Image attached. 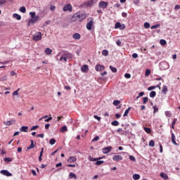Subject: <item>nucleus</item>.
<instances>
[{"mask_svg":"<svg viewBox=\"0 0 180 180\" xmlns=\"http://www.w3.org/2000/svg\"><path fill=\"white\" fill-rule=\"evenodd\" d=\"M162 92V94H167V92H168V87L167 86H163Z\"/></svg>","mask_w":180,"mask_h":180,"instance_id":"nucleus-29","label":"nucleus"},{"mask_svg":"<svg viewBox=\"0 0 180 180\" xmlns=\"http://www.w3.org/2000/svg\"><path fill=\"white\" fill-rule=\"evenodd\" d=\"M74 57L72 53L67 51H63L62 52L61 57L60 58L59 60L60 61H64L65 63H67L68 60H72V58Z\"/></svg>","mask_w":180,"mask_h":180,"instance_id":"nucleus-2","label":"nucleus"},{"mask_svg":"<svg viewBox=\"0 0 180 180\" xmlns=\"http://www.w3.org/2000/svg\"><path fill=\"white\" fill-rule=\"evenodd\" d=\"M36 129H39V126H38V125L33 126V127L31 128V130H32V131L36 130Z\"/></svg>","mask_w":180,"mask_h":180,"instance_id":"nucleus-58","label":"nucleus"},{"mask_svg":"<svg viewBox=\"0 0 180 180\" xmlns=\"http://www.w3.org/2000/svg\"><path fill=\"white\" fill-rule=\"evenodd\" d=\"M40 17H39V15H37L35 17L32 18L30 20L29 22L27 24V26H30V25H34V23H36V22H37V20H39V18Z\"/></svg>","mask_w":180,"mask_h":180,"instance_id":"nucleus-6","label":"nucleus"},{"mask_svg":"<svg viewBox=\"0 0 180 180\" xmlns=\"http://www.w3.org/2000/svg\"><path fill=\"white\" fill-rule=\"evenodd\" d=\"M99 8H102V9H106V8H108V2L101 1L99 3Z\"/></svg>","mask_w":180,"mask_h":180,"instance_id":"nucleus-10","label":"nucleus"},{"mask_svg":"<svg viewBox=\"0 0 180 180\" xmlns=\"http://www.w3.org/2000/svg\"><path fill=\"white\" fill-rule=\"evenodd\" d=\"M122 16L123 18H127V13H124V12L122 13Z\"/></svg>","mask_w":180,"mask_h":180,"instance_id":"nucleus-61","label":"nucleus"},{"mask_svg":"<svg viewBox=\"0 0 180 180\" xmlns=\"http://www.w3.org/2000/svg\"><path fill=\"white\" fill-rule=\"evenodd\" d=\"M160 70H162V71H164L165 70H168V68H169V65H168V63H167V62H161L160 63L159 65Z\"/></svg>","mask_w":180,"mask_h":180,"instance_id":"nucleus-4","label":"nucleus"},{"mask_svg":"<svg viewBox=\"0 0 180 180\" xmlns=\"http://www.w3.org/2000/svg\"><path fill=\"white\" fill-rule=\"evenodd\" d=\"M124 77L127 78V79L131 78V75H130L129 73H126L124 75Z\"/></svg>","mask_w":180,"mask_h":180,"instance_id":"nucleus-52","label":"nucleus"},{"mask_svg":"<svg viewBox=\"0 0 180 180\" xmlns=\"http://www.w3.org/2000/svg\"><path fill=\"white\" fill-rule=\"evenodd\" d=\"M157 86H152L148 88V91H153V89H155Z\"/></svg>","mask_w":180,"mask_h":180,"instance_id":"nucleus-55","label":"nucleus"},{"mask_svg":"<svg viewBox=\"0 0 180 180\" xmlns=\"http://www.w3.org/2000/svg\"><path fill=\"white\" fill-rule=\"evenodd\" d=\"M15 123H16V120H11L10 121H6V122H4V124L6 126H11L12 124H15Z\"/></svg>","mask_w":180,"mask_h":180,"instance_id":"nucleus-13","label":"nucleus"},{"mask_svg":"<svg viewBox=\"0 0 180 180\" xmlns=\"http://www.w3.org/2000/svg\"><path fill=\"white\" fill-rule=\"evenodd\" d=\"M160 26H161V25H160V24H156V25H153V26H151L150 27V29H158V27H160Z\"/></svg>","mask_w":180,"mask_h":180,"instance_id":"nucleus-42","label":"nucleus"},{"mask_svg":"<svg viewBox=\"0 0 180 180\" xmlns=\"http://www.w3.org/2000/svg\"><path fill=\"white\" fill-rule=\"evenodd\" d=\"M174 9H176V10H179L180 9V5H176L175 6H174Z\"/></svg>","mask_w":180,"mask_h":180,"instance_id":"nucleus-64","label":"nucleus"},{"mask_svg":"<svg viewBox=\"0 0 180 180\" xmlns=\"http://www.w3.org/2000/svg\"><path fill=\"white\" fill-rule=\"evenodd\" d=\"M6 4V0H0V6H3Z\"/></svg>","mask_w":180,"mask_h":180,"instance_id":"nucleus-50","label":"nucleus"},{"mask_svg":"<svg viewBox=\"0 0 180 180\" xmlns=\"http://www.w3.org/2000/svg\"><path fill=\"white\" fill-rule=\"evenodd\" d=\"M94 119H96L98 121H101V117H98V115H94Z\"/></svg>","mask_w":180,"mask_h":180,"instance_id":"nucleus-63","label":"nucleus"},{"mask_svg":"<svg viewBox=\"0 0 180 180\" xmlns=\"http://www.w3.org/2000/svg\"><path fill=\"white\" fill-rule=\"evenodd\" d=\"M52 52H53V51H51V49H50V48H46L45 50V53H46V54H47V56H50V54H51Z\"/></svg>","mask_w":180,"mask_h":180,"instance_id":"nucleus-28","label":"nucleus"},{"mask_svg":"<svg viewBox=\"0 0 180 180\" xmlns=\"http://www.w3.org/2000/svg\"><path fill=\"white\" fill-rule=\"evenodd\" d=\"M153 113L154 114H155V113H157V112H158V108H157V105H154L153 107Z\"/></svg>","mask_w":180,"mask_h":180,"instance_id":"nucleus-47","label":"nucleus"},{"mask_svg":"<svg viewBox=\"0 0 180 180\" xmlns=\"http://www.w3.org/2000/svg\"><path fill=\"white\" fill-rule=\"evenodd\" d=\"M160 176L164 180H167L168 179V175H167V174H165L164 172L160 173Z\"/></svg>","mask_w":180,"mask_h":180,"instance_id":"nucleus-21","label":"nucleus"},{"mask_svg":"<svg viewBox=\"0 0 180 180\" xmlns=\"http://www.w3.org/2000/svg\"><path fill=\"white\" fill-rule=\"evenodd\" d=\"M160 44H161V46H165V44H167V41H165V39H160Z\"/></svg>","mask_w":180,"mask_h":180,"instance_id":"nucleus-40","label":"nucleus"},{"mask_svg":"<svg viewBox=\"0 0 180 180\" xmlns=\"http://www.w3.org/2000/svg\"><path fill=\"white\" fill-rule=\"evenodd\" d=\"M112 126H119V122L115 120L111 122Z\"/></svg>","mask_w":180,"mask_h":180,"instance_id":"nucleus-44","label":"nucleus"},{"mask_svg":"<svg viewBox=\"0 0 180 180\" xmlns=\"http://www.w3.org/2000/svg\"><path fill=\"white\" fill-rule=\"evenodd\" d=\"M165 114L167 116V117H171V116H172V114L171 113L170 111H165Z\"/></svg>","mask_w":180,"mask_h":180,"instance_id":"nucleus-38","label":"nucleus"},{"mask_svg":"<svg viewBox=\"0 0 180 180\" xmlns=\"http://www.w3.org/2000/svg\"><path fill=\"white\" fill-rule=\"evenodd\" d=\"M49 143L51 144V146H54V144H56V139H50Z\"/></svg>","mask_w":180,"mask_h":180,"instance_id":"nucleus-41","label":"nucleus"},{"mask_svg":"<svg viewBox=\"0 0 180 180\" xmlns=\"http://www.w3.org/2000/svg\"><path fill=\"white\" fill-rule=\"evenodd\" d=\"M63 12H72V6L70 4H66L63 7Z\"/></svg>","mask_w":180,"mask_h":180,"instance_id":"nucleus-7","label":"nucleus"},{"mask_svg":"<svg viewBox=\"0 0 180 180\" xmlns=\"http://www.w3.org/2000/svg\"><path fill=\"white\" fill-rule=\"evenodd\" d=\"M103 162H105L103 160H98L96 162V165H102V164H103Z\"/></svg>","mask_w":180,"mask_h":180,"instance_id":"nucleus-46","label":"nucleus"},{"mask_svg":"<svg viewBox=\"0 0 180 180\" xmlns=\"http://www.w3.org/2000/svg\"><path fill=\"white\" fill-rule=\"evenodd\" d=\"M88 21L89 22L86 24V29L87 30H92V26H94V18H89Z\"/></svg>","mask_w":180,"mask_h":180,"instance_id":"nucleus-3","label":"nucleus"},{"mask_svg":"<svg viewBox=\"0 0 180 180\" xmlns=\"http://www.w3.org/2000/svg\"><path fill=\"white\" fill-rule=\"evenodd\" d=\"M95 70L96 71H98V72L103 71V70H105V66L101 65H96L95 67Z\"/></svg>","mask_w":180,"mask_h":180,"instance_id":"nucleus-12","label":"nucleus"},{"mask_svg":"<svg viewBox=\"0 0 180 180\" xmlns=\"http://www.w3.org/2000/svg\"><path fill=\"white\" fill-rule=\"evenodd\" d=\"M110 69L111 70L112 72H117V68H114L112 65L110 66Z\"/></svg>","mask_w":180,"mask_h":180,"instance_id":"nucleus-36","label":"nucleus"},{"mask_svg":"<svg viewBox=\"0 0 180 180\" xmlns=\"http://www.w3.org/2000/svg\"><path fill=\"white\" fill-rule=\"evenodd\" d=\"M112 103H113L114 106H117V105H120V101L115 100V101H113Z\"/></svg>","mask_w":180,"mask_h":180,"instance_id":"nucleus-37","label":"nucleus"},{"mask_svg":"<svg viewBox=\"0 0 180 180\" xmlns=\"http://www.w3.org/2000/svg\"><path fill=\"white\" fill-rule=\"evenodd\" d=\"M8 79V76L4 75L0 78V81H6Z\"/></svg>","mask_w":180,"mask_h":180,"instance_id":"nucleus-48","label":"nucleus"},{"mask_svg":"<svg viewBox=\"0 0 180 180\" xmlns=\"http://www.w3.org/2000/svg\"><path fill=\"white\" fill-rule=\"evenodd\" d=\"M68 161L69 162H75V161H77V158L71 156L70 158L68 159Z\"/></svg>","mask_w":180,"mask_h":180,"instance_id":"nucleus-20","label":"nucleus"},{"mask_svg":"<svg viewBox=\"0 0 180 180\" xmlns=\"http://www.w3.org/2000/svg\"><path fill=\"white\" fill-rule=\"evenodd\" d=\"M134 180H139L140 179V174H134L132 176Z\"/></svg>","mask_w":180,"mask_h":180,"instance_id":"nucleus-27","label":"nucleus"},{"mask_svg":"<svg viewBox=\"0 0 180 180\" xmlns=\"http://www.w3.org/2000/svg\"><path fill=\"white\" fill-rule=\"evenodd\" d=\"M19 91H20V89H18L17 91H13V96H15V95H19Z\"/></svg>","mask_w":180,"mask_h":180,"instance_id":"nucleus-51","label":"nucleus"},{"mask_svg":"<svg viewBox=\"0 0 180 180\" xmlns=\"http://www.w3.org/2000/svg\"><path fill=\"white\" fill-rule=\"evenodd\" d=\"M129 160L130 161H133L134 162H136V158H134V156L133 155L129 156Z\"/></svg>","mask_w":180,"mask_h":180,"instance_id":"nucleus-49","label":"nucleus"},{"mask_svg":"<svg viewBox=\"0 0 180 180\" xmlns=\"http://www.w3.org/2000/svg\"><path fill=\"white\" fill-rule=\"evenodd\" d=\"M32 148H34V141L33 140H31V144L27 148V150H32Z\"/></svg>","mask_w":180,"mask_h":180,"instance_id":"nucleus-23","label":"nucleus"},{"mask_svg":"<svg viewBox=\"0 0 180 180\" xmlns=\"http://www.w3.org/2000/svg\"><path fill=\"white\" fill-rule=\"evenodd\" d=\"M86 18V14L83 12H77L75 13L72 17V20L73 21L79 20V22H82V20H85Z\"/></svg>","mask_w":180,"mask_h":180,"instance_id":"nucleus-1","label":"nucleus"},{"mask_svg":"<svg viewBox=\"0 0 180 180\" xmlns=\"http://www.w3.org/2000/svg\"><path fill=\"white\" fill-rule=\"evenodd\" d=\"M110 151H112V146L103 148V154H108V153H110Z\"/></svg>","mask_w":180,"mask_h":180,"instance_id":"nucleus-15","label":"nucleus"},{"mask_svg":"<svg viewBox=\"0 0 180 180\" xmlns=\"http://www.w3.org/2000/svg\"><path fill=\"white\" fill-rule=\"evenodd\" d=\"M113 161H116V162H119V161L123 160V158L122 155H114L112 158Z\"/></svg>","mask_w":180,"mask_h":180,"instance_id":"nucleus-11","label":"nucleus"},{"mask_svg":"<svg viewBox=\"0 0 180 180\" xmlns=\"http://www.w3.org/2000/svg\"><path fill=\"white\" fill-rule=\"evenodd\" d=\"M13 18H15V19H17V20H22V16H20V15L18 14V13H14L13 15Z\"/></svg>","mask_w":180,"mask_h":180,"instance_id":"nucleus-22","label":"nucleus"},{"mask_svg":"<svg viewBox=\"0 0 180 180\" xmlns=\"http://www.w3.org/2000/svg\"><path fill=\"white\" fill-rule=\"evenodd\" d=\"M69 177L71 179H77V175H75V174L72 173V172H70V174H69Z\"/></svg>","mask_w":180,"mask_h":180,"instance_id":"nucleus-26","label":"nucleus"},{"mask_svg":"<svg viewBox=\"0 0 180 180\" xmlns=\"http://www.w3.org/2000/svg\"><path fill=\"white\" fill-rule=\"evenodd\" d=\"M102 56H104L105 57H108V56H109V51L106 49L103 50Z\"/></svg>","mask_w":180,"mask_h":180,"instance_id":"nucleus-24","label":"nucleus"},{"mask_svg":"<svg viewBox=\"0 0 180 180\" xmlns=\"http://www.w3.org/2000/svg\"><path fill=\"white\" fill-rule=\"evenodd\" d=\"M43 153H44V148H41L40 155L39 156V161L41 162V161H43V159L41 157H43Z\"/></svg>","mask_w":180,"mask_h":180,"instance_id":"nucleus-17","label":"nucleus"},{"mask_svg":"<svg viewBox=\"0 0 180 180\" xmlns=\"http://www.w3.org/2000/svg\"><path fill=\"white\" fill-rule=\"evenodd\" d=\"M115 29H120V30H124L126 26L124 24H121L120 22L115 23Z\"/></svg>","mask_w":180,"mask_h":180,"instance_id":"nucleus-9","label":"nucleus"},{"mask_svg":"<svg viewBox=\"0 0 180 180\" xmlns=\"http://www.w3.org/2000/svg\"><path fill=\"white\" fill-rule=\"evenodd\" d=\"M99 140V136H96L92 139V141H98Z\"/></svg>","mask_w":180,"mask_h":180,"instance_id":"nucleus-59","label":"nucleus"},{"mask_svg":"<svg viewBox=\"0 0 180 180\" xmlns=\"http://www.w3.org/2000/svg\"><path fill=\"white\" fill-rule=\"evenodd\" d=\"M0 173L2 175H5L6 176H12V174L10 173L8 170H1Z\"/></svg>","mask_w":180,"mask_h":180,"instance_id":"nucleus-14","label":"nucleus"},{"mask_svg":"<svg viewBox=\"0 0 180 180\" xmlns=\"http://www.w3.org/2000/svg\"><path fill=\"white\" fill-rule=\"evenodd\" d=\"M157 93L155 91H153L150 93L149 96L150 98H155Z\"/></svg>","mask_w":180,"mask_h":180,"instance_id":"nucleus-33","label":"nucleus"},{"mask_svg":"<svg viewBox=\"0 0 180 180\" xmlns=\"http://www.w3.org/2000/svg\"><path fill=\"white\" fill-rule=\"evenodd\" d=\"M73 39H75V40H79L81 39V34H78V33H75L72 36Z\"/></svg>","mask_w":180,"mask_h":180,"instance_id":"nucleus-16","label":"nucleus"},{"mask_svg":"<svg viewBox=\"0 0 180 180\" xmlns=\"http://www.w3.org/2000/svg\"><path fill=\"white\" fill-rule=\"evenodd\" d=\"M89 161H96V158H93L91 155L89 156Z\"/></svg>","mask_w":180,"mask_h":180,"instance_id":"nucleus-54","label":"nucleus"},{"mask_svg":"<svg viewBox=\"0 0 180 180\" xmlns=\"http://www.w3.org/2000/svg\"><path fill=\"white\" fill-rule=\"evenodd\" d=\"M148 101V97H144V98H143V105H146Z\"/></svg>","mask_w":180,"mask_h":180,"instance_id":"nucleus-43","label":"nucleus"},{"mask_svg":"<svg viewBox=\"0 0 180 180\" xmlns=\"http://www.w3.org/2000/svg\"><path fill=\"white\" fill-rule=\"evenodd\" d=\"M116 44H117V46H122V41L118 39V40L116 41Z\"/></svg>","mask_w":180,"mask_h":180,"instance_id":"nucleus-57","label":"nucleus"},{"mask_svg":"<svg viewBox=\"0 0 180 180\" xmlns=\"http://www.w3.org/2000/svg\"><path fill=\"white\" fill-rule=\"evenodd\" d=\"M127 128H124V130H123V129L122 128H119L117 130V132L119 133V134H120L121 136H126L127 134V133H129V131L126 130Z\"/></svg>","mask_w":180,"mask_h":180,"instance_id":"nucleus-8","label":"nucleus"},{"mask_svg":"<svg viewBox=\"0 0 180 180\" xmlns=\"http://www.w3.org/2000/svg\"><path fill=\"white\" fill-rule=\"evenodd\" d=\"M41 39V32H39L34 34L32 40L34 41H39Z\"/></svg>","mask_w":180,"mask_h":180,"instance_id":"nucleus-5","label":"nucleus"},{"mask_svg":"<svg viewBox=\"0 0 180 180\" xmlns=\"http://www.w3.org/2000/svg\"><path fill=\"white\" fill-rule=\"evenodd\" d=\"M172 142L174 146H177L178 144L176 143V141H175V134H172Z\"/></svg>","mask_w":180,"mask_h":180,"instance_id":"nucleus-25","label":"nucleus"},{"mask_svg":"<svg viewBox=\"0 0 180 180\" xmlns=\"http://www.w3.org/2000/svg\"><path fill=\"white\" fill-rule=\"evenodd\" d=\"M131 109V107H129V108H128L126 110H125V112H124V117H126V116H127V115H129V112H130V110Z\"/></svg>","mask_w":180,"mask_h":180,"instance_id":"nucleus-30","label":"nucleus"},{"mask_svg":"<svg viewBox=\"0 0 180 180\" xmlns=\"http://www.w3.org/2000/svg\"><path fill=\"white\" fill-rule=\"evenodd\" d=\"M81 70L82 72H86V71H88L89 70V67L87 65H84L83 66H82Z\"/></svg>","mask_w":180,"mask_h":180,"instance_id":"nucleus-18","label":"nucleus"},{"mask_svg":"<svg viewBox=\"0 0 180 180\" xmlns=\"http://www.w3.org/2000/svg\"><path fill=\"white\" fill-rule=\"evenodd\" d=\"M143 130L146 131V133H147L148 134H150V133H151V129L150 128H147V127H144Z\"/></svg>","mask_w":180,"mask_h":180,"instance_id":"nucleus-35","label":"nucleus"},{"mask_svg":"<svg viewBox=\"0 0 180 180\" xmlns=\"http://www.w3.org/2000/svg\"><path fill=\"white\" fill-rule=\"evenodd\" d=\"M20 12H22V13H26V7L21 6L19 9Z\"/></svg>","mask_w":180,"mask_h":180,"instance_id":"nucleus-32","label":"nucleus"},{"mask_svg":"<svg viewBox=\"0 0 180 180\" xmlns=\"http://www.w3.org/2000/svg\"><path fill=\"white\" fill-rule=\"evenodd\" d=\"M155 146V142L153 140H150L149 141V146L150 147H154Z\"/></svg>","mask_w":180,"mask_h":180,"instance_id":"nucleus-34","label":"nucleus"},{"mask_svg":"<svg viewBox=\"0 0 180 180\" xmlns=\"http://www.w3.org/2000/svg\"><path fill=\"white\" fill-rule=\"evenodd\" d=\"M132 57L133 58H137L139 57V55L137 53H133Z\"/></svg>","mask_w":180,"mask_h":180,"instance_id":"nucleus-62","label":"nucleus"},{"mask_svg":"<svg viewBox=\"0 0 180 180\" xmlns=\"http://www.w3.org/2000/svg\"><path fill=\"white\" fill-rule=\"evenodd\" d=\"M5 162H12V158H4Z\"/></svg>","mask_w":180,"mask_h":180,"instance_id":"nucleus-45","label":"nucleus"},{"mask_svg":"<svg viewBox=\"0 0 180 180\" xmlns=\"http://www.w3.org/2000/svg\"><path fill=\"white\" fill-rule=\"evenodd\" d=\"M29 129V127L22 126L20 127V131H24L25 133H27V129Z\"/></svg>","mask_w":180,"mask_h":180,"instance_id":"nucleus-19","label":"nucleus"},{"mask_svg":"<svg viewBox=\"0 0 180 180\" xmlns=\"http://www.w3.org/2000/svg\"><path fill=\"white\" fill-rule=\"evenodd\" d=\"M30 15L32 18H36V13L35 12H30Z\"/></svg>","mask_w":180,"mask_h":180,"instance_id":"nucleus-56","label":"nucleus"},{"mask_svg":"<svg viewBox=\"0 0 180 180\" xmlns=\"http://www.w3.org/2000/svg\"><path fill=\"white\" fill-rule=\"evenodd\" d=\"M144 27H145V29H149L150 24L148 22H145L144 23Z\"/></svg>","mask_w":180,"mask_h":180,"instance_id":"nucleus-53","label":"nucleus"},{"mask_svg":"<svg viewBox=\"0 0 180 180\" xmlns=\"http://www.w3.org/2000/svg\"><path fill=\"white\" fill-rule=\"evenodd\" d=\"M61 133H65V131H68V129L67 126H63L60 129Z\"/></svg>","mask_w":180,"mask_h":180,"instance_id":"nucleus-31","label":"nucleus"},{"mask_svg":"<svg viewBox=\"0 0 180 180\" xmlns=\"http://www.w3.org/2000/svg\"><path fill=\"white\" fill-rule=\"evenodd\" d=\"M151 74V70L150 69H147L145 72L146 77H148Z\"/></svg>","mask_w":180,"mask_h":180,"instance_id":"nucleus-39","label":"nucleus"},{"mask_svg":"<svg viewBox=\"0 0 180 180\" xmlns=\"http://www.w3.org/2000/svg\"><path fill=\"white\" fill-rule=\"evenodd\" d=\"M134 4L135 5H139V4H140V0H134Z\"/></svg>","mask_w":180,"mask_h":180,"instance_id":"nucleus-60","label":"nucleus"}]
</instances>
